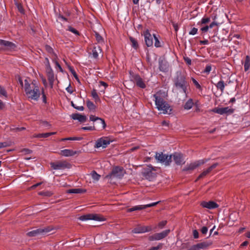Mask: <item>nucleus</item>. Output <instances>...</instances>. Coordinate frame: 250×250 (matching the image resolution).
Returning <instances> with one entry per match:
<instances>
[{"label": "nucleus", "instance_id": "5", "mask_svg": "<svg viewBox=\"0 0 250 250\" xmlns=\"http://www.w3.org/2000/svg\"><path fill=\"white\" fill-rule=\"evenodd\" d=\"M51 230L52 229L50 227H45L44 228H40L27 232V235L29 237L43 235L50 232Z\"/></svg>", "mask_w": 250, "mask_h": 250}, {"label": "nucleus", "instance_id": "20", "mask_svg": "<svg viewBox=\"0 0 250 250\" xmlns=\"http://www.w3.org/2000/svg\"><path fill=\"white\" fill-rule=\"evenodd\" d=\"M159 68L160 71L163 72H166L168 71L169 64L166 61L159 59Z\"/></svg>", "mask_w": 250, "mask_h": 250}, {"label": "nucleus", "instance_id": "27", "mask_svg": "<svg viewBox=\"0 0 250 250\" xmlns=\"http://www.w3.org/2000/svg\"><path fill=\"white\" fill-rule=\"evenodd\" d=\"M217 88L221 91L222 93L224 92L225 87L227 85V83H225L222 79L220 80L217 83L215 84Z\"/></svg>", "mask_w": 250, "mask_h": 250}, {"label": "nucleus", "instance_id": "49", "mask_svg": "<svg viewBox=\"0 0 250 250\" xmlns=\"http://www.w3.org/2000/svg\"><path fill=\"white\" fill-rule=\"evenodd\" d=\"M197 31H198L197 28L193 27L191 29L190 31L189 32V34L191 35H194L197 33Z\"/></svg>", "mask_w": 250, "mask_h": 250}, {"label": "nucleus", "instance_id": "14", "mask_svg": "<svg viewBox=\"0 0 250 250\" xmlns=\"http://www.w3.org/2000/svg\"><path fill=\"white\" fill-rule=\"evenodd\" d=\"M110 141L107 138L102 137L98 139L95 144V147L99 148L103 147L105 148L109 145Z\"/></svg>", "mask_w": 250, "mask_h": 250}, {"label": "nucleus", "instance_id": "40", "mask_svg": "<svg viewBox=\"0 0 250 250\" xmlns=\"http://www.w3.org/2000/svg\"><path fill=\"white\" fill-rule=\"evenodd\" d=\"M33 137L35 138H47L49 137V134L47 133H40L34 134Z\"/></svg>", "mask_w": 250, "mask_h": 250}, {"label": "nucleus", "instance_id": "48", "mask_svg": "<svg viewBox=\"0 0 250 250\" xmlns=\"http://www.w3.org/2000/svg\"><path fill=\"white\" fill-rule=\"evenodd\" d=\"M167 223V221H162L159 223L158 227L160 229H162Z\"/></svg>", "mask_w": 250, "mask_h": 250}, {"label": "nucleus", "instance_id": "56", "mask_svg": "<svg viewBox=\"0 0 250 250\" xmlns=\"http://www.w3.org/2000/svg\"><path fill=\"white\" fill-rule=\"evenodd\" d=\"M55 65H56V68H59L61 72H62L63 70H62L61 66L59 64V63L58 62L55 61Z\"/></svg>", "mask_w": 250, "mask_h": 250}, {"label": "nucleus", "instance_id": "39", "mask_svg": "<svg viewBox=\"0 0 250 250\" xmlns=\"http://www.w3.org/2000/svg\"><path fill=\"white\" fill-rule=\"evenodd\" d=\"M86 105L87 106V107L90 109V110H93L95 109V105H94V104L93 103V102L90 101H87L86 102Z\"/></svg>", "mask_w": 250, "mask_h": 250}, {"label": "nucleus", "instance_id": "63", "mask_svg": "<svg viewBox=\"0 0 250 250\" xmlns=\"http://www.w3.org/2000/svg\"><path fill=\"white\" fill-rule=\"evenodd\" d=\"M42 184V182H40V183H37L34 185H33L31 187V188L32 189H35V188H36L37 187H38V186H40L41 184Z\"/></svg>", "mask_w": 250, "mask_h": 250}, {"label": "nucleus", "instance_id": "59", "mask_svg": "<svg viewBox=\"0 0 250 250\" xmlns=\"http://www.w3.org/2000/svg\"><path fill=\"white\" fill-rule=\"evenodd\" d=\"M156 237H157L156 236V233H155L154 234L149 236L148 239L150 241L157 240V239H156Z\"/></svg>", "mask_w": 250, "mask_h": 250}, {"label": "nucleus", "instance_id": "62", "mask_svg": "<svg viewBox=\"0 0 250 250\" xmlns=\"http://www.w3.org/2000/svg\"><path fill=\"white\" fill-rule=\"evenodd\" d=\"M218 25V23H217L216 21H213L212 22H211V23L210 24L209 26H209V27L210 28H212L213 27H214V26H215V25Z\"/></svg>", "mask_w": 250, "mask_h": 250}, {"label": "nucleus", "instance_id": "3", "mask_svg": "<svg viewBox=\"0 0 250 250\" xmlns=\"http://www.w3.org/2000/svg\"><path fill=\"white\" fill-rule=\"evenodd\" d=\"M26 95L29 99L38 101L40 97V91L37 83L31 85V88H27L25 90Z\"/></svg>", "mask_w": 250, "mask_h": 250}, {"label": "nucleus", "instance_id": "36", "mask_svg": "<svg viewBox=\"0 0 250 250\" xmlns=\"http://www.w3.org/2000/svg\"><path fill=\"white\" fill-rule=\"evenodd\" d=\"M91 174L92 179L96 181H98L101 177V176L98 174L95 171H93Z\"/></svg>", "mask_w": 250, "mask_h": 250}, {"label": "nucleus", "instance_id": "13", "mask_svg": "<svg viewBox=\"0 0 250 250\" xmlns=\"http://www.w3.org/2000/svg\"><path fill=\"white\" fill-rule=\"evenodd\" d=\"M213 112L214 113L223 115L227 114L230 115L233 113L234 109L233 108H229V107H220V108H215L213 109Z\"/></svg>", "mask_w": 250, "mask_h": 250}, {"label": "nucleus", "instance_id": "12", "mask_svg": "<svg viewBox=\"0 0 250 250\" xmlns=\"http://www.w3.org/2000/svg\"><path fill=\"white\" fill-rule=\"evenodd\" d=\"M51 166L54 169H63L66 168H69L70 164L66 161H60L51 163Z\"/></svg>", "mask_w": 250, "mask_h": 250}, {"label": "nucleus", "instance_id": "50", "mask_svg": "<svg viewBox=\"0 0 250 250\" xmlns=\"http://www.w3.org/2000/svg\"><path fill=\"white\" fill-rule=\"evenodd\" d=\"M45 50L47 51V52L49 53H52L53 52V50L52 48L49 45H46L45 46Z\"/></svg>", "mask_w": 250, "mask_h": 250}, {"label": "nucleus", "instance_id": "2", "mask_svg": "<svg viewBox=\"0 0 250 250\" xmlns=\"http://www.w3.org/2000/svg\"><path fill=\"white\" fill-rule=\"evenodd\" d=\"M156 108L158 110L162 111L163 114H170L172 108L170 105L166 102L159 93L153 95Z\"/></svg>", "mask_w": 250, "mask_h": 250}, {"label": "nucleus", "instance_id": "30", "mask_svg": "<svg viewBox=\"0 0 250 250\" xmlns=\"http://www.w3.org/2000/svg\"><path fill=\"white\" fill-rule=\"evenodd\" d=\"M85 191V190H83L81 188H71L68 189L67 192L68 193H81Z\"/></svg>", "mask_w": 250, "mask_h": 250}, {"label": "nucleus", "instance_id": "7", "mask_svg": "<svg viewBox=\"0 0 250 250\" xmlns=\"http://www.w3.org/2000/svg\"><path fill=\"white\" fill-rule=\"evenodd\" d=\"M124 175V173L123 168L117 167L113 168L111 173L107 176V177L111 179L114 178L121 179L123 177Z\"/></svg>", "mask_w": 250, "mask_h": 250}, {"label": "nucleus", "instance_id": "51", "mask_svg": "<svg viewBox=\"0 0 250 250\" xmlns=\"http://www.w3.org/2000/svg\"><path fill=\"white\" fill-rule=\"evenodd\" d=\"M82 129L85 130H95V127L93 126H85L82 128Z\"/></svg>", "mask_w": 250, "mask_h": 250}, {"label": "nucleus", "instance_id": "26", "mask_svg": "<svg viewBox=\"0 0 250 250\" xmlns=\"http://www.w3.org/2000/svg\"><path fill=\"white\" fill-rule=\"evenodd\" d=\"M170 232L169 229H166L160 233H156V236L157 237L156 239L157 240H161L165 237H166Z\"/></svg>", "mask_w": 250, "mask_h": 250}, {"label": "nucleus", "instance_id": "9", "mask_svg": "<svg viewBox=\"0 0 250 250\" xmlns=\"http://www.w3.org/2000/svg\"><path fill=\"white\" fill-rule=\"evenodd\" d=\"M0 50H13L16 47L15 43L5 40L0 39Z\"/></svg>", "mask_w": 250, "mask_h": 250}, {"label": "nucleus", "instance_id": "61", "mask_svg": "<svg viewBox=\"0 0 250 250\" xmlns=\"http://www.w3.org/2000/svg\"><path fill=\"white\" fill-rule=\"evenodd\" d=\"M42 101L45 104L47 102V99H46V97L44 93L43 90L42 91Z\"/></svg>", "mask_w": 250, "mask_h": 250}, {"label": "nucleus", "instance_id": "32", "mask_svg": "<svg viewBox=\"0 0 250 250\" xmlns=\"http://www.w3.org/2000/svg\"><path fill=\"white\" fill-rule=\"evenodd\" d=\"M193 105V102L192 99H189L188 101L185 103L184 105V108L187 110H189L191 109Z\"/></svg>", "mask_w": 250, "mask_h": 250}, {"label": "nucleus", "instance_id": "55", "mask_svg": "<svg viewBox=\"0 0 250 250\" xmlns=\"http://www.w3.org/2000/svg\"><path fill=\"white\" fill-rule=\"evenodd\" d=\"M185 62L188 64L190 65L191 64V60L188 57H184V58Z\"/></svg>", "mask_w": 250, "mask_h": 250}, {"label": "nucleus", "instance_id": "54", "mask_svg": "<svg viewBox=\"0 0 250 250\" xmlns=\"http://www.w3.org/2000/svg\"><path fill=\"white\" fill-rule=\"evenodd\" d=\"M208 231V229L207 227H203L201 229V231L203 234H206Z\"/></svg>", "mask_w": 250, "mask_h": 250}, {"label": "nucleus", "instance_id": "29", "mask_svg": "<svg viewBox=\"0 0 250 250\" xmlns=\"http://www.w3.org/2000/svg\"><path fill=\"white\" fill-rule=\"evenodd\" d=\"M129 40L131 42V46L135 50H137L139 47V44L137 41L132 37H129Z\"/></svg>", "mask_w": 250, "mask_h": 250}, {"label": "nucleus", "instance_id": "53", "mask_svg": "<svg viewBox=\"0 0 250 250\" xmlns=\"http://www.w3.org/2000/svg\"><path fill=\"white\" fill-rule=\"evenodd\" d=\"M82 137H69V140L70 141H81L82 140Z\"/></svg>", "mask_w": 250, "mask_h": 250}, {"label": "nucleus", "instance_id": "33", "mask_svg": "<svg viewBox=\"0 0 250 250\" xmlns=\"http://www.w3.org/2000/svg\"><path fill=\"white\" fill-rule=\"evenodd\" d=\"M37 83L36 81L33 80L31 83H29L27 79L24 80V91L26 90V88H31V85H34Z\"/></svg>", "mask_w": 250, "mask_h": 250}, {"label": "nucleus", "instance_id": "37", "mask_svg": "<svg viewBox=\"0 0 250 250\" xmlns=\"http://www.w3.org/2000/svg\"><path fill=\"white\" fill-rule=\"evenodd\" d=\"M53 192L50 191H41L39 193V194L42 196H44L47 197H50L53 195Z\"/></svg>", "mask_w": 250, "mask_h": 250}, {"label": "nucleus", "instance_id": "22", "mask_svg": "<svg viewBox=\"0 0 250 250\" xmlns=\"http://www.w3.org/2000/svg\"><path fill=\"white\" fill-rule=\"evenodd\" d=\"M201 205L203 208H206L208 209H214L218 208V205L213 201L206 202L203 201L201 203Z\"/></svg>", "mask_w": 250, "mask_h": 250}, {"label": "nucleus", "instance_id": "24", "mask_svg": "<svg viewBox=\"0 0 250 250\" xmlns=\"http://www.w3.org/2000/svg\"><path fill=\"white\" fill-rule=\"evenodd\" d=\"M90 120L91 121H93V122L100 121L103 129L105 128V127L106 126V124L104 122V120L102 118L96 117L93 115H91L90 116Z\"/></svg>", "mask_w": 250, "mask_h": 250}, {"label": "nucleus", "instance_id": "16", "mask_svg": "<svg viewBox=\"0 0 250 250\" xmlns=\"http://www.w3.org/2000/svg\"><path fill=\"white\" fill-rule=\"evenodd\" d=\"M144 36L146 44L148 47L151 46L153 45V37L149 33L148 30H146L144 32Z\"/></svg>", "mask_w": 250, "mask_h": 250}, {"label": "nucleus", "instance_id": "31", "mask_svg": "<svg viewBox=\"0 0 250 250\" xmlns=\"http://www.w3.org/2000/svg\"><path fill=\"white\" fill-rule=\"evenodd\" d=\"M143 209H145V205H138L134 206L131 208L128 209V212H132L136 210H141Z\"/></svg>", "mask_w": 250, "mask_h": 250}, {"label": "nucleus", "instance_id": "42", "mask_svg": "<svg viewBox=\"0 0 250 250\" xmlns=\"http://www.w3.org/2000/svg\"><path fill=\"white\" fill-rule=\"evenodd\" d=\"M91 95L92 97L95 100V101L99 100V97L97 93L96 90L93 89L91 92Z\"/></svg>", "mask_w": 250, "mask_h": 250}, {"label": "nucleus", "instance_id": "35", "mask_svg": "<svg viewBox=\"0 0 250 250\" xmlns=\"http://www.w3.org/2000/svg\"><path fill=\"white\" fill-rule=\"evenodd\" d=\"M250 67V60L249 56H247L244 63V69L245 71H247Z\"/></svg>", "mask_w": 250, "mask_h": 250}, {"label": "nucleus", "instance_id": "38", "mask_svg": "<svg viewBox=\"0 0 250 250\" xmlns=\"http://www.w3.org/2000/svg\"><path fill=\"white\" fill-rule=\"evenodd\" d=\"M191 81L193 82V83L195 86L196 88L199 89L200 91L202 90V88L199 83L193 78H191Z\"/></svg>", "mask_w": 250, "mask_h": 250}, {"label": "nucleus", "instance_id": "18", "mask_svg": "<svg viewBox=\"0 0 250 250\" xmlns=\"http://www.w3.org/2000/svg\"><path fill=\"white\" fill-rule=\"evenodd\" d=\"M218 163H216L213 164L210 167H209L208 169L204 170L198 177L196 179V181L199 180V179L203 178L206 176L208 173H209L213 169L216 167L217 166H218Z\"/></svg>", "mask_w": 250, "mask_h": 250}, {"label": "nucleus", "instance_id": "47", "mask_svg": "<svg viewBox=\"0 0 250 250\" xmlns=\"http://www.w3.org/2000/svg\"><path fill=\"white\" fill-rule=\"evenodd\" d=\"M210 21V18L208 17H204L201 20V23L202 24H206Z\"/></svg>", "mask_w": 250, "mask_h": 250}, {"label": "nucleus", "instance_id": "34", "mask_svg": "<svg viewBox=\"0 0 250 250\" xmlns=\"http://www.w3.org/2000/svg\"><path fill=\"white\" fill-rule=\"evenodd\" d=\"M15 1V5H16L19 11L21 14H24V10L21 5V4L20 2V1Z\"/></svg>", "mask_w": 250, "mask_h": 250}, {"label": "nucleus", "instance_id": "1", "mask_svg": "<svg viewBox=\"0 0 250 250\" xmlns=\"http://www.w3.org/2000/svg\"><path fill=\"white\" fill-rule=\"evenodd\" d=\"M173 82L175 89L179 92L184 93L185 97H187L189 83L187 81L186 77L181 72H178Z\"/></svg>", "mask_w": 250, "mask_h": 250}, {"label": "nucleus", "instance_id": "25", "mask_svg": "<svg viewBox=\"0 0 250 250\" xmlns=\"http://www.w3.org/2000/svg\"><path fill=\"white\" fill-rule=\"evenodd\" d=\"M77 153L76 151H74L72 150L71 149H64L62 150L60 152V154L61 155L68 157V156H72L74 155Z\"/></svg>", "mask_w": 250, "mask_h": 250}, {"label": "nucleus", "instance_id": "45", "mask_svg": "<svg viewBox=\"0 0 250 250\" xmlns=\"http://www.w3.org/2000/svg\"><path fill=\"white\" fill-rule=\"evenodd\" d=\"M68 30L69 31L73 33L74 34H75L76 35H79V34H80V33H79L78 31H77L76 29H75V28H74L73 27H72L71 26H69L68 27Z\"/></svg>", "mask_w": 250, "mask_h": 250}, {"label": "nucleus", "instance_id": "23", "mask_svg": "<svg viewBox=\"0 0 250 250\" xmlns=\"http://www.w3.org/2000/svg\"><path fill=\"white\" fill-rule=\"evenodd\" d=\"M71 118L73 120H78L80 122H84L86 120V117L79 113H74L71 115Z\"/></svg>", "mask_w": 250, "mask_h": 250}, {"label": "nucleus", "instance_id": "41", "mask_svg": "<svg viewBox=\"0 0 250 250\" xmlns=\"http://www.w3.org/2000/svg\"><path fill=\"white\" fill-rule=\"evenodd\" d=\"M1 96H4L5 98H7V94L5 89L1 86H0V97Z\"/></svg>", "mask_w": 250, "mask_h": 250}, {"label": "nucleus", "instance_id": "64", "mask_svg": "<svg viewBox=\"0 0 250 250\" xmlns=\"http://www.w3.org/2000/svg\"><path fill=\"white\" fill-rule=\"evenodd\" d=\"M201 44L207 45L208 44V41L207 40L204 41H201L200 42Z\"/></svg>", "mask_w": 250, "mask_h": 250}, {"label": "nucleus", "instance_id": "52", "mask_svg": "<svg viewBox=\"0 0 250 250\" xmlns=\"http://www.w3.org/2000/svg\"><path fill=\"white\" fill-rule=\"evenodd\" d=\"M159 203V202H154V203H151V204L145 205V208H148V207H151L155 206L156 205H157Z\"/></svg>", "mask_w": 250, "mask_h": 250}, {"label": "nucleus", "instance_id": "57", "mask_svg": "<svg viewBox=\"0 0 250 250\" xmlns=\"http://www.w3.org/2000/svg\"><path fill=\"white\" fill-rule=\"evenodd\" d=\"M193 235L194 238L197 239L199 237V233L196 229L193 231Z\"/></svg>", "mask_w": 250, "mask_h": 250}, {"label": "nucleus", "instance_id": "17", "mask_svg": "<svg viewBox=\"0 0 250 250\" xmlns=\"http://www.w3.org/2000/svg\"><path fill=\"white\" fill-rule=\"evenodd\" d=\"M209 244L208 242H201L191 246L187 250H201L207 248Z\"/></svg>", "mask_w": 250, "mask_h": 250}, {"label": "nucleus", "instance_id": "4", "mask_svg": "<svg viewBox=\"0 0 250 250\" xmlns=\"http://www.w3.org/2000/svg\"><path fill=\"white\" fill-rule=\"evenodd\" d=\"M155 157L158 162L164 164L165 166H169L171 162L172 155H168L163 152H156Z\"/></svg>", "mask_w": 250, "mask_h": 250}, {"label": "nucleus", "instance_id": "15", "mask_svg": "<svg viewBox=\"0 0 250 250\" xmlns=\"http://www.w3.org/2000/svg\"><path fill=\"white\" fill-rule=\"evenodd\" d=\"M151 230L152 228L150 226H142L139 225L132 230V232L134 233H143L150 231Z\"/></svg>", "mask_w": 250, "mask_h": 250}, {"label": "nucleus", "instance_id": "8", "mask_svg": "<svg viewBox=\"0 0 250 250\" xmlns=\"http://www.w3.org/2000/svg\"><path fill=\"white\" fill-rule=\"evenodd\" d=\"M0 50H13L16 47L15 43L5 40L0 39Z\"/></svg>", "mask_w": 250, "mask_h": 250}, {"label": "nucleus", "instance_id": "43", "mask_svg": "<svg viewBox=\"0 0 250 250\" xmlns=\"http://www.w3.org/2000/svg\"><path fill=\"white\" fill-rule=\"evenodd\" d=\"M153 37L154 38V40H155V43H154L155 46L156 47H160L161 46V43L159 42L158 38L156 36V35L155 34H153Z\"/></svg>", "mask_w": 250, "mask_h": 250}, {"label": "nucleus", "instance_id": "11", "mask_svg": "<svg viewBox=\"0 0 250 250\" xmlns=\"http://www.w3.org/2000/svg\"><path fill=\"white\" fill-rule=\"evenodd\" d=\"M46 60H47L48 62V64L46 65V72L47 73V76L49 84L51 87H52L55 81L54 74L53 71L49 63L48 59L47 58H46Z\"/></svg>", "mask_w": 250, "mask_h": 250}, {"label": "nucleus", "instance_id": "46", "mask_svg": "<svg viewBox=\"0 0 250 250\" xmlns=\"http://www.w3.org/2000/svg\"><path fill=\"white\" fill-rule=\"evenodd\" d=\"M211 70V65H207L204 71V72L207 74H209Z\"/></svg>", "mask_w": 250, "mask_h": 250}, {"label": "nucleus", "instance_id": "60", "mask_svg": "<svg viewBox=\"0 0 250 250\" xmlns=\"http://www.w3.org/2000/svg\"><path fill=\"white\" fill-rule=\"evenodd\" d=\"M209 26H208V25H206L202 28H201V30L203 32H206L208 31V30L209 29Z\"/></svg>", "mask_w": 250, "mask_h": 250}, {"label": "nucleus", "instance_id": "44", "mask_svg": "<svg viewBox=\"0 0 250 250\" xmlns=\"http://www.w3.org/2000/svg\"><path fill=\"white\" fill-rule=\"evenodd\" d=\"M95 37L96 41L100 43L101 42H102L103 41V39L102 37L99 35L98 33H95Z\"/></svg>", "mask_w": 250, "mask_h": 250}, {"label": "nucleus", "instance_id": "6", "mask_svg": "<svg viewBox=\"0 0 250 250\" xmlns=\"http://www.w3.org/2000/svg\"><path fill=\"white\" fill-rule=\"evenodd\" d=\"M208 162L207 159H202L196 161L187 166L183 169V171H188V173H190V171L195 169L198 167L203 165Z\"/></svg>", "mask_w": 250, "mask_h": 250}, {"label": "nucleus", "instance_id": "28", "mask_svg": "<svg viewBox=\"0 0 250 250\" xmlns=\"http://www.w3.org/2000/svg\"><path fill=\"white\" fill-rule=\"evenodd\" d=\"M102 49L99 46H94L92 51V57L94 59H97L99 56V53H101Z\"/></svg>", "mask_w": 250, "mask_h": 250}, {"label": "nucleus", "instance_id": "10", "mask_svg": "<svg viewBox=\"0 0 250 250\" xmlns=\"http://www.w3.org/2000/svg\"><path fill=\"white\" fill-rule=\"evenodd\" d=\"M79 219L81 221H86L93 220L98 221H103L105 219L104 217L96 214H87L80 217Z\"/></svg>", "mask_w": 250, "mask_h": 250}, {"label": "nucleus", "instance_id": "21", "mask_svg": "<svg viewBox=\"0 0 250 250\" xmlns=\"http://www.w3.org/2000/svg\"><path fill=\"white\" fill-rule=\"evenodd\" d=\"M172 156H173V160L177 165H181L185 163L183 155L182 154L174 153Z\"/></svg>", "mask_w": 250, "mask_h": 250}, {"label": "nucleus", "instance_id": "19", "mask_svg": "<svg viewBox=\"0 0 250 250\" xmlns=\"http://www.w3.org/2000/svg\"><path fill=\"white\" fill-rule=\"evenodd\" d=\"M133 78L136 85L141 88H145L146 87L145 82L138 75H134Z\"/></svg>", "mask_w": 250, "mask_h": 250}, {"label": "nucleus", "instance_id": "58", "mask_svg": "<svg viewBox=\"0 0 250 250\" xmlns=\"http://www.w3.org/2000/svg\"><path fill=\"white\" fill-rule=\"evenodd\" d=\"M71 70V72L73 75V76H74V77L77 80H78V75H77L76 74V72L75 71V70H74L73 69H70Z\"/></svg>", "mask_w": 250, "mask_h": 250}]
</instances>
